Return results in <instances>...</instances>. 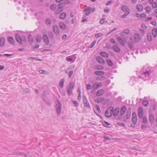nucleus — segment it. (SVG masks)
<instances>
[{
	"instance_id": "obj_1",
	"label": "nucleus",
	"mask_w": 157,
	"mask_h": 157,
	"mask_svg": "<svg viewBox=\"0 0 157 157\" xmlns=\"http://www.w3.org/2000/svg\"><path fill=\"white\" fill-rule=\"evenodd\" d=\"M150 71V68L148 67H144L141 71V75L140 76H139V77L142 78L144 79L149 78L150 75L151 74V72Z\"/></svg>"
},
{
	"instance_id": "obj_2",
	"label": "nucleus",
	"mask_w": 157,
	"mask_h": 157,
	"mask_svg": "<svg viewBox=\"0 0 157 157\" xmlns=\"http://www.w3.org/2000/svg\"><path fill=\"white\" fill-rule=\"evenodd\" d=\"M55 108L57 115H59L61 111L62 105L60 102L59 100L55 102Z\"/></svg>"
},
{
	"instance_id": "obj_3",
	"label": "nucleus",
	"mask_w": 157,
	"mask_h": 157,
	"mask_svg": "<svg viewBox=\"0 0 157 157\" xmlns=\"http://www.w3.org/2000/svg\"><path fill=\"white\" fill-rule=\"evenodd\" d=\"M114 108L113 107H109L105 113V116L106 117H111L113 113Z\"/></svg>"
},
{
	"instance_id": "obj_4",
	"label": "nucleus",
	"mask_w": 157,
	"mask_h": 157,
	"mask_svg": "<svg viewBox=\"0 0 157 157\" xmlns=\"http://www.w3.org/2000/svg\"><path fill=\"white\" fill-rule=\"evenodd\" d=\"M83 12H86L84 15V17H85L86 16L89 15L91 13V7L90 6L86 8L83 10Z\"/></svg>"
},
{
	"instance_id": "obj_5",
	"label": "nucleus",
	"mask_w": 157,
	"mask_h": 157,
	"mask_svg": "<svg viewBox=\"0 0 157 157\" xmlns=\"http://www.w3.org/2000/svg\"><path fill=\"white\" fill-rule=\"evenodd\" d=\"M132 121L134 124H136L137 122V118L136 113H133L132 114Z\"/></svg>"
},
{
	"instance_id": "obj_6",
	"label": "nucleus",
	"mask_w": 157,
	"mask_h": 157,
	"mask_svg": "<svg viewBox=\"0 0 157 157\" xmlns=\"http://www.w3.org/2000/svg\"><path fill=\"white\" fill-rule=\"evenodd\" d=\"M53 30L55 34L58 35L59 33V30L58 26L57 25H55L53 27Z\"/></svg>"
},
{
	"instance_id": "obj_7",
	"label": "nucleus",
	"mask_w": 157,
	"mask_h": 157,
	"mask_svg": "<svg viewBox=\"0 0 157 157\" xmlns=\"http://www.w3.org/2000/svg\"><path fill=\"white\" fill-rule=\"evenodd\" d=\"M138 116L140 118H142L143 116V110L142 108L139 107L138 109Z\"/></svg>"
},
{
	"instance_id": "obj_8",
	"label": "nucleus",
	"mask_w": 157,
	"mask_h": 157,
	"mask_svg": "<svg viewBox=\"0 0 157 157\" xmlns=\"http://www.w3.org/2000/svg\"><path fill=\"white\" fill-rule=\"evenodd\" d=\"M15 38L16 40L20 44L22 43V39L20 36L18 34H16Z\"/></svg>"
},
{
	"instance_id": "obj_9",
	"label": "nucleus",
	"mask_w": 157,
	"mask_h": 157,
	"mask_svg": "<svg viewBox=\"0 0 157 157\" xmlns=\"http://www.w3.org/2000/svg\"><path fill=\"white\" fill-rule=\"evenodd\" d=\"M112 49L117 53H119L120 51V48L117 45H114L112 46Z\"/></svg>"
},
{
	"instance_id": "obj_10",
	"label": "nucleus",
	"mask_w": 157,
	"mask_h": 157,
	"mask_svg": "<svg viewBox=\"0 0 157 157\" xmlns=\"http://www.w3.org/2000/svg\"><path fill=\"white\" fill-rule=\"evenodd\" d=\"M126 107L125 106H122L120 111V115L121 116H123L125 114L126 111Z\"/></svg>"
},
{
	"instance_id": "obj_11",
	"label": "nucleus",
	"mask_w": 157,
	"mask_h": 157,
	"mask_svg": "<svg viewBox=\"0 0 157 157\" xmlns=\"http://www.w3.org/2000/svg\"><path fill=\"white\" fill-rule=\"evenodd\" d=\"M96 59L97 61L100 64H104L105 61L100 56H98L96 58Z\"/></svg>"
},
{
	"instance_id": "obj_12",
	"label": "nucleus",
	"mask_w": 157,
	"mask_h": 157,
	"mask_svg": "<svg viewBox=\"0 0 157 157\" xmlns=\"http://www.w3.org/2000/svg\"><path fill=\"white\" fill-rule=\"evenodd\" d=\"M121 9L123 11L125 12V13H127L128 12L129 14V9L127 6H123L122 7Z\"/></svg>"
},
{
	"instance_id": "obj_13",
	"label": "nucleus",
	"mask_w": 157,
	"mask_h": 157,
	"mask_svg": "<svg viewBox=\"0 0 157 157\" xmlns=\"http://www.w3.org/2000/svg\"><path fill=\"white\" fill-rule=\"evenodd\" d=\"M104 90L103 89L99 90L96 93V95L97 96H100L102 95L104 93Z\"/></svg>"
},
{
	"instance_id": "obj_14",
	"label": "nucleus",
	"mask_w": 157,
	"mask_h": 157,
	"mask_svg": "<svg viewBox=\"0 0 157 157\" xmlns=\"http://www.w3.org/2000/svg\"><path fill=\"white\" fill-rule=\"evenodd\" d=\"M117 41L122 46H124L125 45L124 42L121 37H117Z\"/></svg>"
},
{
	"instance_id": "obj_15",
	"label": "nucleus",
	"mask_w": 157,
	"mask_h": 157,
	"mask_svg": "<svg viewBox=\"0 0 157 157\" xmlns=\"http://www.w3.org/2000/svg\"><path fill=\"white\" fill-rule=\"evenodd\" d=\"M43 39L45 43L46 44H49V40L46 34L43 35Z\"/></svg>"
},
{
	"instance_id": "obj_16",
	"label": "nucleus",
	"mask_w": 157,
	"mask_h": 157,
	"mask_svg": "<svg viewBox=\"0 0 157 157\" xmlns=\"http://www.w3.org/2000/svg\"><path fill=\"white\" fill-rule=\"evenodd\" d=\"M75 83L73 82H71L68 85L67 89L72 90L74 87Z\"/></svg>"
},
{
	"instance_id": "obj_17",
	"label": "nucleus",
	"mask_w": 157,
	"mask_h": 157,
	"mask_svg": "<svg viewBox=\"0 0 157 157\" xmlns=\"http://www.w3.org/2000/svg\"><path fill=\"white\" fill-rule=\"evenodd\" d=\"M149 120L152 123H154L155 121L154 117L153 115L150 114L149 116Z\"/></svg>"
},
{
	"instance_id": "obj_18",
	"label": "nucleus",
	"mask_w": 157,
	"mask_h": 157,
	"mask_svg": "<svg viewBox=\"0 0 157 157\" xmlns=\"http://www.w3.org/2000/svg\"><path fill=\"white\" fill-rule=\"evenodd\" d=\"M134 40L135 42H138L139 41L140 38L138 34H134Z\"/></svg>"
},
{
	"instance_id": "obj_19",
	"label": "nucleus",
	"mask_w": 157,
	"mask_h": 157,
	"mask_svg": "<svg viewBox=\"0 0 157 157\" xmlns=\"http://www.w3.org/2000/svg\"><path fill=\"white\" fill-rule=\"evenodd\" d=\"M119 111L120 110L119 108H116L114 110L113 112L114 113L113 115L115 117L117 116L119 113Z\"/></svg>"
},
{
	"instance_id": "obj_20",
	"label": "nucleus",
	"mask_w": 157,
	"mask_h": 157,
	"mask_svg": "<svg viewBox=\"0 0 157 157\" xmlns=\"http://www.w3.org/2000/svg\"><path fill=\"white\" fill-rule=\"evenodd\" d=\"M152 33L154 37H155L157 35V29L155 28L153 29L152 30Z\"/></svg>"
},
{
	"instance_id": "obj_21",
	"label": "nucleus",
	"mask_w": 157,
	"mask_h": 157,
	"mask_svg": "<svg viewBox=\"0 0 157 157\" xmlns=\"http://www.w3.org/2000/svg\"><path fill=\"white\" fill-rule=\"evenodd\" d=\"M100 55L101 56L105 57H108L109 56L108 54L105 52H101L100 53Z\"/></svg>"
},
{
	"instance_id": "obj_22",
	"label": "nucleus",
	"mask_w": 157,
	"mask_h": 157,
	"mask_svg": "<svg viewBox=\"0 0 157 157\" xmlns=\"http://www.w3.org/2000/svg\"><path fill=\"white\" fill-rule=\"evenodd\" d=\"M95 74L97 75H103L105 74L104 72L102 71H96L95 72Z\"/></svg>"
},
{
	"instance_id": "obj_23",
	"label": "nucleus",
	"mask_w": 157,
	"mask_h": 157,
	"mask_svg": "<svg viewBox=\"0 0 157 157\" xmlns=\"http://www.w3.org/2000/svg\"><path fill=\"white\" fill-rule=\"evenodd\" d=\"M5 39L3 37H1L0 38V45L3 46L5 44Z\"/></svg>"
},
{
	"instance_id": "obj_24",
	"label": "nucleus",
	"mask_w": 157,
	"mask_h": 157,
	"mask_svg": "<svg viewBox=\"0 0 157 157\" xmlns=\"http://www.w3.org/2000/svg\"><path fill=\"white\" fill-rule=\"evenodd\" d=\"M132 38H130V41H129L128 43V46L130 49L132 48L133 47V42L132 41Z\"/></svg>"
},
{
	"instance_id": "obj_25",
	"label": "nucleus",
	"mask_w": 157,
	"mask_h": 157,
	"mask_svg": "<svg viewBox=\"0 0 157 157\" xmlns=\"http://www.w3.org/2000/svg\"><path fill=\"white\" fill-rule=\"evenodd\" d=\"M143 8V6L141 4H137L136 6V9L139 11H141Z\"/></svg>"
},
{
	"instance_id": "obj_26",
	"label": "nucleus",
	"mask_w": 157,
	"mask_h": 157,
	"mask_svg": "<svg viewBox=\"0 0 157 157\" xmlns=\"http://www.w3.org/2000/svg\"><path fill=\"white\" fill-rule=\"evenodd\" d=\"M66 16V14L65 13H63L59 16V18L61 19H64Z\"/></svg>"
},
{
	"instance_id": "obj_27",
	"label": "nucleus",
	"mask_w": 157,
	"mask_h": 157,
	"mask_svg": "<svg viewBox=\"0 0 157 157\" xmlns=\"http://www.w3.org/2000/svg\"><path fill=\"white\" fill-rule=\"evenodd\" d=\"M64 81L65 80L64 78H62L60 81L59 85L61 88H63V86Z\"/></svg>"
},
{
	"instance_id": "obj_28",
	"label": "nucleus",
	"mask_w": 157,
	"mask_h": 157,
	"mask_svg": "<svg viewBox=\"0 0 157 157\" xmlns=\"http://www.w3.org/2000/svg\"><path fill=\"white\" fill-rule=\"evenodd\" d=\"M59 26L62 29H64L66 28V25L63 22L60 23Z\"/></svg>"
},
{
	"instance_id": "obj_29",
	"label": "nucleus",
	"mask_w": 157,
	"mask_h": 157,
	"mask_svg": "<svg viewBox=\"0 0 157 157\" xmlns=\"http://www.w3.org/2000/svg\"><path fill=\"white\" fill-rule=\"evenodd\" d=\"M130 33V30H126L124 31L121 32L120 33V35H123L125 34H129Z\"/></svg>"
},
{
	"instance_id": "obj_30",
	"label": "nucleus",
	"mask_w": 157,
	"mask_h": 157,
	"mask_svg": "<svg viewBox=\"0 0 157 157\" xmlns=\"http://www.w3.org/2000/svg\"><path fill=\"white\" fill-rule=\"evenodd\" d=\"M56 7L57 5L54 4H52L50 6L51 9L53 11L56 8Z\"/></svg>"
},
{
	"instance_id": "obj_31",
	"label": "nucleus",
	"mask_w": 157,
	"mask_h": 157,
	"mask_svg": "<svg viewBox=\"0 0 157 157\" xmlns=\"http://www.w3.org/2000/svg\"><path fill=\"white\" fill-rule=\"evenodd\" d=\"M131 115V112L129 111H127L126 114L125 116V118L126 119H128L130 117Z\"/></svg>"
},
{
	"instance_id": "obj_32",
	"label": "nucleus",
	"mask_w": 157,
	"mask_h": 157,
	"mask_svg": "<svg viewBox=\"0 0 157 157\" xmlns=\"http://www.w3.org/2000/svg\"><path fill=\"white\" fill-rule=\"evenodd\" d=\"M142 122L143 124H146L147 122V119L146 117L144 116L142 119Z\"/></svg>"
},
{
	"instance_id": "obj_33",
	"label": "nucleus",
	"mask_w": 157,
	"mask_h": 157,
	"mask_svg": "<svg viewBox=\"0 0 157 157\" xmlns=\"http://www.w3.org/2000/svg\"><path fill=\"white\" fill-rule=\"evenodd\" d=\"M28 41L30 43H32L33 41V38L31 35H29L28 36Z\"/></svg>"
},
{
	"instance_id": "obj_34",
	"label": "nucleus",
	"mask_w": 157,
	"mask_h": 157,
	"mask_svg": "<svg viewBox=\"0 0 157 157\" xmlns=\"http://www.w3.org/2000/svg\"><path fill=\"white\" fill-rule=\"evenodd\" d=\"M7 39L8 41L11 43H13L14 42V40L12 37L9 36L8 37Z\"/></svg>"
},
{
	"instance_id": "obj_35",
	"label": "nucleus",
	"mask_w": 157,
	"mask_h": 157,
	"mask_svg": "<svg viewBox=\"0 0 157 157\" xmlns=\"http://www.w3.org/2000/svg\"><path fill=\"white\" fill-rule=\"evenodd\" d=\"M106 62L109 66H113V63L111 60L107 59L106 60Z\"/></svg>"
},
{
	"instance_id": "obj_36",
	"label": "nucleus",
	"mask_w": 157,
	"mask_h": 157,
	"mask_svg": "<svg viewBox=\"0 0 157 157\" xmlns=\"http://www.w3.org/2000/svg\"><path fill=\"white\" fill-rule=\"evenodd\" d=\"M48 36L49 38L52 39L54 37V35L52 31H49L48 32Z\"/></svg>"
},
{
	"instance_id": "obj_37",
	"label": "nucleus",
	"mask_w": 157,
	"mask_h": 157,
	"mask_svg": "<svg viewBox=\"0 0 157 157\" xmlns=\"http://www.w3.org/2000/svg\"><path fill=\"white\" fill-rule=\"evenodd\" d=\"M64 5L63 3H61L59 4L58 5V9L61 10L62 9L64 6Z\"/></svg>"
},
{
	"instance_id": "obj_38",
	"label": "nucleus",
	"mask_w": 157,
	"mask_h": 157,
	"mask_svg": "<svg viewBox=\"0 0 157 157\" xmlns=\"http://www.w3.org/2000/svg\"><path fill=\"white\" fill-rule=\"evenodd\" d=\"M45 22L47 25H50L51 22V21L50 19L48 18L46 19Z\"/></svg>"
},
{
	"instance_id": "obj_39",
	"label": "nucleus",
	"mask_w": 157,
	"mask_h": 157,
	"mask_svg": "<svg viewBox=\"0 0 157 157\" xmlns=\"http://www.w3.org/2000/svg\"><path fill=\"white\" fill-rule=\"evenodd\" d=\"M145 9L147 13H148L151 10V8L150 6H147L145 7Z\"/></svg>"
},
{
	"instance_id": "obj_40",
	"label": "nucleus",
	"mask_w": 157,
	"mask_h": 157,
	"mask_svg": "<svg viewBox=\"0 0 157 157\" xmlns=\"http://www.w3.org/2000/svg\"><path fill=\"white\" fill-rule=\"evenodd\" d=\"M142 104L144 106H147L148 105V102L147 101L144 100L142 102Z\"/></svg>"
},
{
	"instance_id": "obj_41",
	"label": "nucleus",
	"mask_w": 157,
	"mask_h": 157,
	"mask_svg": "<svg viewBox=\"0 0 157 157\" xmlns=\"http://www.w3.org/2000/svg\"><path fill=\"white\" fill-rule=\"evenodd\" d=\"M147 38L148 41H151L152 40V36L150 33L148 34L147 36Z\"/></svg>"
},
{
	"instance_id": "obj_42",
	"label": "nucleus",
	"mask_w": 157,
	"mask_h": 157,
	"mask_svg": "<svg viewBox=\"0 0 157 157\" xmlns=\"http://www.w3.org/2000/svg\"><path fill=\"white\" fill-rule=\"evenodd\" d=\"M42 39V37L39 35L37 36L36 40L38 42H40L41 41Z\"/></svg>"
},
{
	"instance_id": "obj_43",
	"label": "nucleus",
	"mask_w": 157,
	"mask_h": 157,
	"mask_svg": "<svg viewBox=\"0 0 157 157\" xmlns=\"http://www.w3.org/2000/svg\"><path fill=\"white\" fill-rule=\"evenodd\" d=\"M147 127V125L146 124H143L141 125V128L142 130H144Z\"/></svg>"
},
{
	"instance_id": "obj_44",
	"label": "nucleus",
	"mask_w": 157,
	"mask_h": 157,
	"mask_svg": "<svg viewBox=\"0 0 157 157\" xmlns=\"http://www.w3.org/2000/svg\"><path fill=\"white\" fill-rule=\"evenodd\" d=\"M63 11V10H60V9H58L57 10H56L55 12V13L56 14H59L61 12Z\"/></svg>"
},
{
	"instance_id": "obj_45",
	"label": "nucleus",
	"mask_w": 157,
	"mask_h": 157,
	"mask_svg": "<svg viewBox=\"0 0 157 157\" xmlns=\"http://www.w3.org/2000/svg\"><path fill=\"white\" fill-rule=\"evenodd\" d=\"M84 105V106H85V107H86V108H90V104L88 102L85 103Z\"/></svg>"
},
{
	"instance_id": "obj_46",
	"label": "nucleus",
	"mask_w": 157,
	"mask_h": 157,
	"mask_svg": "<svg viewBox=\"0 0 157 157\" xmlns=\"http://www.w3.org/2000/svg\"><path fill=\"white\" fill-rule=\"evenodd\" d=\"M72 90L70 89L67 88V92L69 95H70L71 94L72 92Z\"/></svg>"
},
{
	"instance_id": "obj_47",
	"label": "nucleus",
	"mask_w": 157,
	"mask_h": 157,
	"mask_svg": "<svg viewBox=\"0 0 157 157\" xmlns=\"http://www.w3.org/2000/svg\"><path fill=\"white\" fill-rule=\"evenodd\" d=\"M104 100V98L103 97H100L98 98L97 101L98 102H101Z\"/></svg>"
},
{
	"instance_id": "obj_48",
	"label": "nucleus",
	"mask_w": 157,
	"mask_h": 157,
	"mask_svg": "<svg viewBox=\"0 0 157 157\" xmlns=\"http://www.w3.org/2000/svg\"><path fill=\"white\" fill-rule=\"evenodd\" d=\"M152 7L154 8H155L157 7V2L153 3L152 5Z\"/></svg>"
},
{
	"instance_id": "obj_49",
	"label": "nucleus",
	"mask_w": 157,
	"mask_h": 157,
	"mask_svg": "<svg viewBox=\"0 0 157 157\" xmlns=\"http://www.w3.org/2000/svg\"><path fill=\"white\" fill-rule=\"evenodd\" d=\"M71 69V67H69L65 71L66 73L67 74L69 73Z\"/></svg>"
},
{
	"instance_id": "obj_50",
	"label": "nucleus",
	"mask_w": 157,
	"mask_h": 157,
	"mask_svg": "<svg viewBox=\"0 0 157 157\" xmlns=\"http://www.w3.org/2000/svg\"><path fill=\"white\" fill-rule=\"evenodd\" d=\"M102 36V35L101 33H97L95 35V37L96 38H98L101 37Z\"/></svg>"
},
{
	"instance_id": "obj_51",
	"label": "nucleus",
	"mask_w": 157,
	"mask_h": 157,
	"mask_svg": "<svg viewBox=\"0 0 157 157\" xmlns=\"http://www.w3.org/2000/svg\"><path fill=\"white\" fill-rule=\"evenodd\" d=\"M129 14V12H128L127 13H124V15H122L121 16V18H124L125 17L127 16Z\"/></svg>"
},
{
	"instance_id": "obj_52",
	"label": "nucleus",
	"mask_w": 157,
	"mask_h": 157,
	"mask_svg": "<svg viewBox=\"0 0 157 157\" xmlns=\"http://www.w3.org/2000/svg\"><path fill=\"white\" fill-rule=\"evenodd\" d=\"M73 103L76 107L78 106V104L76 101L74 100L73 101Z\"/></svg>"
},
{
	"instance_id": "obj_53",
	"label": "nucleus",
	"mask_w": 157,
	"mask_h": 157,
	"mask_svg": "<svg viewBox=\"0 0 157 157\" xmlns=\"http://www.w3.org/2000/svg\"><path fill=\"white\" fill-rule=\"evenodd\" d=\"M91 87L90 84L88 83L87 84V89L88 90H90L91 89Z\"/></svg>"
},
{
	"instance_id": "obj_54",
	"label": "nucleus",
	"mask_w": 157,
	"mask_h": 157,
	"mask_svg": "<svg viewBox=\"0 0 157 157\" xmlns=\"http://www.w3.org/2000/svg\"><path fill=\"white\" fill-rule=\"evenodd\" d=\"M63 3L64 5H65V4H69L70 3V1L69 0H65Z\"/></svg>"
},
{
	"instance_id": "obj_55",
	"label": "nucleus",
	"mask_w": 157,
	"mask_h": 157,
	"mask_svg": "<svg viewBox=\"0 0 157 157\" xmlns=\"http://www.w3.org/2000/svg\"><path fill=\"white\" fill-rule=\"evenodd\" d=\"M96 41L95 40L91 44V45L90 47V48H92L96 44Z\"/></svg>"
},
{
	"instance_id": "obj_56",
	"label": "nucleus",
	"mask_w": 157,
	"mask_h": 157,
	"mask_svg": "<svg viewBox=\"0 0 157 157\" xmlns=\"http://www.w3.org/2000/svg\"><path fill=\"white\" fill-rule=\"evenodd\" d=\"M83 102H84V104L86 102H88L87 100L86 99V98L85 96H83Z\"/></svg>"
},
{
	"instance_id": "obj_57",
	"label": "nucleus",
	"mask_w": 157,
	"mask_h": 157,
	"mask_svg": "<svg viewBox=\"0 0 157 157\" xmlns=\"http://www.w3.org/2000/svg\"><path fill=\"white\" fill-rule=\"evenodd\" d=\"M96 107L98 112H99V113H101V110L100 109L99 106L98 105H96Z\"/></svg>"
},
{
	"instance_id": "obj_58",
	"label": "nucleus",
	"mask_w": 157,
	"mask_h": 157,
	"mask_svg": "<svg viewBox=\"0 0 157 157\" xmlns=\"http://www.w3.org/2000/svg\"><path fill=\"white\" fill-rule=\"evenodd\" d=\"M101 83H100V84H97V86L95 88V89H98L99 87H101Z\"/></svg>"
},
{
	"instance_id": "obj_59",
	"label": "nucleus",
	"mask_w": 157,
	"mask_h": 157,
	"mask_svg": "<svg viewBox=\"0 0 157 157\" xmlns=\"http://www.w3.org/2000/svg\"><path fill=\"white\" fill-rule=\"evenodd\" d=\"M39 72L42 74H46V71L42 70H39Z\"/></svg>"
},
{
	"instance_id": "obj_60",
	"label": "nucleus",
	"mask_w": 157,
	"mask_h": 157,
	"mask_svg": "<svg viewBox=\"0 0 157 157\" xmlns=\"http://www.w3.org/2000/svg\"><path fill=\"white\" fill-rule=\"evenodd\" d=\"M73 74V70H71L69 73V78H70L71 77V76H72V75Z\"/></svg>"
},
{
	"instance_id": "obj_61",
	"label": "nucleus",
	"mask_w": 157,
	"mask_h": 157,
	"mask_svg": "<svg viewBox=\"0 0 157 157\" xmlns=\"http://www.w3.org/2000/svg\"><path fill=\"white\" fill-rule=\"evenodd\" d=\"M113 2V1H112V0H110L109 1H108L106 3V6H108V5H109L110 4L112 3Z\"/></svg>"
},
{
	"instance_id": "obj_62",
	"label": "nucleus",
	"mask_w": 157,
	"mask_h": 157,
	"mask_svg": "<svg viewBox=\"0 0 157 157\" xmlns=\"http://www.w3.org/2000/svg\"><path fill=\"white\" fill-rule=\"evenodd\" d=\"M105 20V19L102 18L101 19L100 21V23L101 24H103L104 22V20Z\"/></svg>"
},
{
	"instance_id": "obj_63",
	"label": "nucleus",
	"mask_w": 157,
	"mask_h": 157,
	"mask_svg": "<svg viewBox=\"0 0 157 157\" xmlns=\"http://www.w3.org/2000/svg\"><path fill=\"white\" fill-rule=\"evenodd\" d=\"M117 124L118 125L123 126L124 127L125 126L124 124V123H120V122L118 123H117Z\"/></svg>"
},
{
	"instance_id": "obj_64",
	"label": "nucleus",
	"mask_w": 157,
	"mask_h": 157,
	"mask_svg": "<svg viewBox=\"0 0 157 157\" xmlns=\"http://www.w3.org/2000/svg\"><path fill=\"white\" fill-rule=\"evenodd\" d=\"M66 59L68 62H70L72 60V59L71 58H69L68 57L66 58Z\"/></svg>"
}]
</instances>
